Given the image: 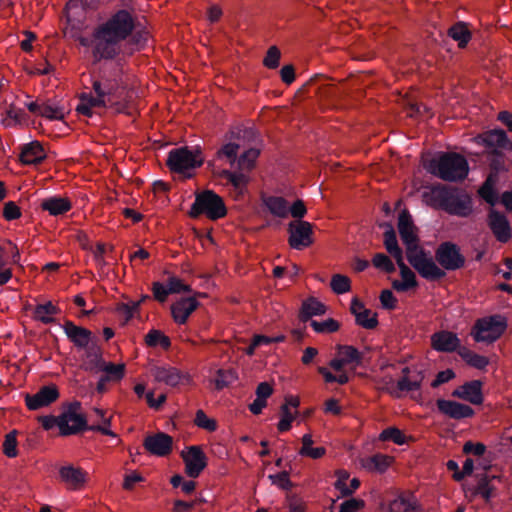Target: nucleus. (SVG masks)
I'll use <instances>...</instances> for the list:
<instances>
[{"label":"nucleus","instance_id":"47","mask_svg":"<svg viewBox=\"0 0 512 512\" xmlns=\"http://www.w3.org/2000/svg\"><path fill=\"white\" fill-rule=\"evenodd\" d=\"M310 325L317 333H333L338 331L340 328V323L333 318H328L321 322L311 320Z\"/></svg>","mask_w":512,"mask_h":512},{"label":"nucleus","instance_id":"42","mask_svg":"<svg viewBox=\"0 0 512 512\" xmlns=\"http://www.w3.org/2000/svg\"><path fill=\"white\" fill-rule=\"evenodd\" d=\"M100 372H104L103 376L109 381H120L125 374V365L104 361V364L100 368Z\"/></svg>","mask_w":512,"mask_h":512},{"label":"nucleus","instance_id":"19","mask_svg":"<svg viewBox=\"0 0 512 512\" xmlns=\"http://www.w3.org/2000/svg\"><path fill=\"white\" fill-rule=\"evenodd\" d=\"M436 405L440 413L455 420L470 418L475 413L469 405L452 400L438 399Z\"/></svg>","mask_w":512,"mask_h":512},{"label":"nucleus","instance_id":"64","mask_svg":"<svg viewBox=\"0 0 512 512\" xmlns=\"http://www.w3.org/2000/svg\"><path fill=\"white\" fill-rule=\"evenodd\" d=\"M21 216L20 208L16 205L15 202L9 201L5 203L4 209H3V217L8 220H15L18 219Z\"/></svg>","mask_w":512,"mask_h":512},{"label":"nucleus","instance_id":"53","mask_svg":"<svg viewBox=\"0 0 512 512\" xmlns=\"http://www.w3.org/2000/svg\"><path fill=\"white\" fill-rule=\"evenodd\" d=\"M379 439L382 441H392L398 445H402L406 441L404 433L396 427H389L384 429L381 432Z\"/></svg>","mask_w":512,"mask_h":512},{"label":"nucleus","instance_id":"13","mask_svg":"<svg viewBox=\"0 0 512 512\" xmlns=\"http://www.w3.org/2000/svg\"><path fill=\"white\" fill-rule=\"evenodd\" d=\"M181 457L185 463V472L191 478H197L207 466V457L200 446L188 447L187 452H181Z\"/></svg>","mask_w":512,"mask_h":512},{"label":"nucleus","instance_id":"51","mask_svg":"<svg viewBox=\"0 0 512 512\" xmlns=\"http://www.w3.org/2000/svg\"><path fill=\"white\" fill-rule=\"evenodd\" d=\"M237 379V373L232 370L219 369L217 371V377L215 379L216 389L221 390Z\"/></svg>","mask_w":512,"mask_h":512},{"label":"nucleus","instance_id":"10","mask_svg":"<svg viewBox=\"0 0 512 512\" xmlns=\"http://www.w3.org/2000/svg\"><path fill=\"white\" fill-rule=\"evenodd\" d=\"M435 260L444 271H456L465 266L466 259L457 244L445 241L435 250Z\"/></svg>","mask_w":512,"mask_h":512},{"label":"nucleus","instance_id":"26","mask_svg":"<svg viewBox=\"0 0 512 512\" xmlns=\"http://www.w3.org/2000/svg\"><path fill=\"white\" fill-rule=\"evenodd\" d=\"M84 358L81 368L90 373H99L101 366L104 364L103 351L98 342L84 349Z\"/></svg>","mask_w":512,"mask_h":512},{"label":"nucleus","instance_id":"25","mask_svg":"<svg viewBox=\"0 0 512 512\" xmlns=\"http://www.w3.org/2000/svg\"><path fill=\"white\" fill-rule=\"evenodd\" d=\"M499 172L489 170V173L478 189V195L490 206L494 207L499 202L497 185L499 183Z\"/></svg>","mask_w":512,"mask_h":512},{"label":"nucleus","instance_id":"21","mask_svg":"<svg viewBox=\"0 0 512 512\" xmlns=\"http://www.w3.org/2000/svg\"><path fill=\"white\" fill-rule=\"evenodd\" d=\"M350 311L354 315L358 326L369 330L375 329L378 326L377 313L366 308L358 298L352 299Z\"/></svg>","mask_w":512,"mask_h":512},{"label":"nucleus","instance_id":"16","mask_svg":"<svg viewBox=\"0 0 512 512\" xmlns=\"http://www.w3.org/2000/svg\"><path fill=\"white\" fill-rule=\"evenodd\" d=\"M398 231L401 240L406 247V254L419 247V239L415 232V225L410 213L407 210H403L399 214Z\"/></svg>","mask_w":512,"mask_h":512},{"label":"nucleus","instance_id":"6","mask_svg":"<svg viewBox=\"0 0 512 512\" xmlns=\"http://www.w3.org/2000/svg\"><path fill=\"white\" fill-rule=\"evenodd\" d=\"M508 327L507 318L501 314H493L478 318L471 328L470 335L475 342L493 344L505 333Z\"/></svg>","mask_w":512,"mask_h":512},{"label":"nucleus","instance_id":"1","mask_svg":"<svg viewBox=\"0 0 512 512\" xmlns=\"http://www.w3.org/2000/svg\"><path fill=\"white\" fill-rule=\"evenodd\" d=\"M136 27L135 18L126 9H120L106 21L98 24L91 37L79 36L77 41L91 49L92 63L113 60L123 54V41Z\"/></svg>","mask_w":512,"mask_h":512},{"label":"nucleus","instance_id":"14","mask_svg":"<svg viewBox=\"0 0 512 512\" xmlns=\"http://www.w3.org/2000/svg\"><path fill=\"white\" fill-rule=\"evenodd\" d=\"M144 449L151 455L168 456L173 449V437L165 432L147 435L143 441Z\"/></svg>","mask_w":512,"mask_h":512},{"label":"nucleus","instance_id":"37","mask_svg":"<svg viewBox=\"0 0 512 512\" xmlns=\"http://www.w3.org/2000/svg\"><path fill=\"white\" fill-rule=\"evenodd\" d=\"M59 312L60 309L49 301L44 304L36 305L34 309V317L44 324L55 323L56 320L52 317V315L58 314Z\"/></svg>","mask_w":512,"mask_h":512},{"label":"nucleus","instance_id":"8","mask_svg":"<svg viewBox=\"0 0 512 512\" xmlns=\"http://www.w3.org/2000/svg\"><path fill=\"white\" fill-rule=\"evenodd\" d=\"M406 257L410 265L426 280L437 281L446 276V272L435 263L429 252L421 246L407 253Z\"/></svg>","mask_w":512,"mask_h":512},{"label":"nucleus","instance_id":"20","mask_svg":"<svg viewBox=\"0 0 512 512\" xmlns=\"http://www.w3.org/2000/svg\"><path fill=\"white\" fill-rule=\"evenodd\" d=\"M452 396L467 401L473 405L483 403L482 382L480 380H471L457 387L452 392Z\"/></svg>","mask_w":512,"mask_h":512},{"label":"nucleus","instance_id":"5","mask_svg":"<svg viewBox=\"0 0 512 512\" xmlns=\"http://www.w3.org/2000/svg\"><path fill=\"white\" fill-rule=\"evenodd\" d=\"M204 163V157L200 148L188 146L173 148L168 152L166 165L173 173L192 177V170L199 168Z\"/></svg>","mask_w":512,"mask_h":512},{"label":"nucleus","instance_id":"31","mask_svg":"<svg viewBox=\"0 0 512 512\" xmlns=\"http://www.w3.org/2000/svg\"><path fill=\"white\" fill-rule=\"evenodd\" d=\"M263 205L275 217L287 218L289 215V203L281 196H265L262 198Z\"/></svg>","mask_w":512,"mask_h":512},{"label":"nucleus","instance_id":"44","mask_svg":"<svg viewBox=\"0 0 512 512\" xmlns=\"http://www.w3.org/2000/svg\"><path fill=\"white\" fill-rule=\"evenodd\" d=\"M260 155L259 149L250 148L245 151L237 160V167L239 170H246V172L252 171L255 166V161Z\"/></svg>","mask_w":512,"mask_h":512},{"label":"nucleus","instance_id":"52","mask_svg":"<svg viewBox=\"0 0 512 512\" xmlns=\"http://www.w3.org/2000/svg\"><path fill=\"white\" fill-rule=\"evenodd\" d=\"M240 146L239 144L229 142L224 144L217 152L219 159L226 158L231 165L237 161V154Z\"/></svg>","mask_w":512,"mask_h":512},{"label":"nucleus","instance_id":"62","mask_svg":"<svg viewBox=\"0 0 512 512\" xmlns=\"http://www.w3.org/2000/svg\"><path fill=\"white\" fill-rule=\"evenodd\" d=\"M364 505L363 500L351 498L340 504L339 512H358Z\"/></svg>","mask_w":512,"mask_h":512},{"label":"nucleus","instance_id":"45","mask_svg":"<svg viewBox=\"0 0 512 512\" xmlns=\"http://www.w3.org/2000/svg\"><path fill=\"white\" fill-rule=\"evenodd\" d=\"M496 478L497 477L494 475H482L478 481L474 494H480L486 502H489L490 499L492 498L493 491L495 489L493 486L490 485V483L493 479Z\"/></svg>","mask_w":512,"mask_h":512},{"label":"nucleus","instance_id":"12","mask_svg":"<svg viewBox=\"0 0 512 512\" xmlns=\"http://www.w3.org/2000/svg\"><path fill=\"white\" fill-rule=\"evenodd\" d=\"M487 224L497 241L507 243L512 238L511 225L507 217L492 206L488 211Z\"/></svg>","mask_w":512,"mask_h":512},{"label":"nucleus","instance_id":"49","mask_svg":"<svg viewBox=\"0 0 512 512\" xmlns=\"http://www.w3.org/2000/svg\"><path fill=\"white\" fill-rule=\"evenodd\" d=\"M331 289L336 294H344L351 289V281L347 276L335 274L332 276Z\"/></svg>","mask_w":512,"mask_h":512},{"label":"nucleus","instance_id":"61","mask_svg":"<svg viewBox=\"0 0 512 512\" xmlns=\"http://www.w3.org/2000/svg\"><path fill=\"white\" fill-rule=\"evenodd\" d=\"M152 293L154 299L160 303H164L170 295V292H168V286L166 287L164 284L158 281L153 282Z\"/></svg>","mask_w":512,"mask_h":512},{"label":"nucleus","instance_id":"18","mask_svg":"<svg viewBox=\"0 0 512 512\" xmlns=\"http://www.w3.org/2000/svg\"><path fill=\"white\" fill-rule=\"evenodd\" d=\"M476 141L488 148L489 151L493 149L512 150V142L503 129L484 132L476 137Z\"/></svg>","mask_w":512,"mask_h":512},{"label":"nucleus","instance_id":"57","mask_svg":"<svg viewBox=\"0 0 512 512\" xmlns=\"http://www.w3.org/2000/svg\"><path fill=\"white\" fill-rule=\"evenodd\" d=\"M268 478L273 485H277L279 488L283 490L289 491L293 487V484L289 479L288 471L284 470L277 474H270Z\"/></svg>","mask_w":512,"mask_h":512},{"label":"nucleus","instance_id":"27","mask_svg":"<svg viewBox=\"0 0 512 512\" xmlns=\"http://www.w3.org/2000/svg\"><path fill=\"white\" fill-rule=\"evenodd\" d=\"M151 374L157 382L165 383L168 386L175 387L180 381L186 378L177 368L172 366H152Z\"/></svg>","mask_w":512,"mask_h":512},{"label":"nucleus","instance_id":"3","mask_svg":"<svg viewBox=\"0 0 512 512\" xmlns=\"http://www.w3.org/2000/svg\"><path fill=\"white\" fill-rule=\"evenodd\" d=\"M428 171L444 181L457 182L467 177L469 165L464 156L455 152H443L430 160Z\"/></svg>","mask_w":512,"mask_h":512},{"label":"nucleus","instance_id":"54","mask_svg":"<svg viewBox=\"0 0 512 512\" xmlns=\"http://www.w3.org/2000/svg\"><path fill=\"white\" fill-rule=\"evenodd\" d=\"M375 268L385 271L386 273H394L396 268L391 259L384 253H376L372 259Z\"/></svg>","mask_w":512,"mask_h":512},{"label":"nucleus","instance_id":"17","mask_svg":"<svg viewBox=\"0 0 512 512\" xmlns=\"http://www.w3.org/2000/svg\"><path fill=\"white\" fill-rule=\"evenodd\" d=\"M59 398V391L56 385H46L39 389V391L33 395L27 394L25 397V403L28 409L38 410L42 407H46Z\"/></svg>","mask_w":512,"mask_h":512},{"label":"nucleus","instance_id":"35","mask_svg":"<svg viewBox=\"0 0 512 512\" xmlns=\"http://www.w3.org/2000/svg\"><path fill=\"white\" fill-rule=\"evenodd\" d=\"M95 93V96H93L91 93L83 92L79 95V100L82 101L84 104H86L91 109L93 108H106L108 99L106 96L103 95V92L100 89V85H95V89H92Z\"/></svg>","mask_w":512,"mask_h":512},{"label":"nucleus","instance_id":"58","mask_svg":"<svg viewBox=\"0 0 512 512\" xmlns=\"http://www.w3.org/2000/svg\"><path fill=\"white\" fill-rule=\"evenodd\" d=\"M294 420V415L288 408V405L281 406V419L277 425L279 432H286L290 430L291 424Z\"/></svg>","mask_w":512,"mask_h":512},{"label":"nucleus","instance_id":"63","mask_svg":"<svg viewBox=\"0 0 512 512\" xmlns=\"http://www.w3.org/2000/svg\"><path fill=\"white\" fill-rule=\"evenodd\" d=\"M380 302L384 309L393 310L396 308L397 299L392 291L385 289L380 294Z\"/></svg>","mask_w":512,"mask_h":512},{"label":"nucleus","instance_id":"28","mask_svg":"<svg viewBox=\"0 0 512 512\" xmlns=\"http://www.w3.org/2000/svg\"><path fill=\"white\" fill-rule=\"evenodd\" d=\"M61 479L73 490L80 489L86 482L87 473L73 465L62 466L59 470Z\"/></svg>","mask_w":512,"mask_h":512},{"label":"nucleus","instance_id":"50","mask_svg":"<svg viewBox=\"0 0 512 512\" xmlns=\"http://www.w3.org/2000/svg\"><path fill=\"white\" fill-rule=\"evenodd\" d=\"M17 431L12 430L6 434L3 442V453L9 458H15L18 455L17 450Z\"/></svg>","mask_w":512,"mask_h":512},{"label":"nucleus","instance_id":"46","mask_svg":"<svg viewBox=\"0 0 512 512\" xmlns=\"http://www.w3.org/2000/svg\"><path fill=\"white\" fill-rule=\"evenodd\" d=\"M488 161H489V170L499 172V173L507 172L509 170L505 163L504 154L497 149L488 151Z\"/></svg>","mask_w":512,"mask_h":512},{"label":"nucleus","instance_id":"56","mask_svg":"<svg viewBox=\"0 0 512 512\" xmlns=\"http://www.w3.org/2000/svg\"><path fill=\"white\" fill-rule=\"evenodd\" d=\"M195 424L209 432H214L217 429V422L214 419L208 418L203 410H198L195 415Z\"/></svg>","mask_w":512,"mask_h":512},{"label":"nucleus","instance_id":"32","mask_svg":"<svg viewBox=\"0 0 512 512\" xmlns=\"http://www.w3.org/2000/svg\"><path fill=\"white\" fill-rule=\"evenodd\" d=\"M40 206L43 210L48 211L52 216L63 215L72 207L69 199L59 196L44 199Z\"/></svg>","mask_w":512,"mask_h":512},{"label":"nucleus","instance_id":"7","mask_svg":"<svg viewBox=\"0 0 512 512\" xmlns=\"http://www.w3.org/2000/svg\"><path fill=\"white\" fill-rule=\"evenodd\" d=\"M226 214L227 209L222 197L212 190L196 193L195 201L189 212L192 218L206 215L211 220L223 218Z\"/></svg>","mask_w":512,"mask_h":512},{"label":"nucleus","instance_id":"23","mask_svg":"<svg viewBox=\"0 0 512 512\" xmlns=\"http://www.w3.org/2000/svg\"><path fill=\"white\" fill-rule=\"evenodd\" d=\"M432 347L436 351L451 353L462 348L458 336L450 331H439L431 337Z\"/></svg>","mask_w":512,"mask_h":512},{"label":"nucleus","instance_id":"4","mask_svg":"<svg viewBox=\"0 0 512 512\" xmlns=\"http://www.w3.org/2000/svg\"><path fill=\"white\" fill-rule=\"evenodd\" d=\"M100 66L91 74L92 89L100 85L103 95L108 99L115 97L122 84L123 59L120 56L113 60H106L99 63Z\"/></svg>","mask_w":512,"mask_h":512},{"label":"nucleus","instance_id":"33","mask_svg":"<svg viewBox=\"0 0 512 512\" xmlns=\"http://www.w3.org/2000/svg\"><path fill=\"white\" fill-rule=\"evenodd\" d=\"M449 37L458 43L459 48H465L472 38L468 23L458 21L453 24L447 31Z\"/></svg>","mask_w":512,"mask_h":512},{"label":"nucleus","instance_id":"48","mask_svg":"<svg viewBox=\"0 0 512 512\" xmlns=\"http://www.w3.org/2000/svg\"><path fill=\"white\" fill-rule=\"evenodd\" d=\"M415 502H410L403 496H400L389 503L388 512H411L416 510Z\"/></svg>","mask_w":512,"mask_h":512},{"label":"nucleus","instance_id":"41","mask_svg":"<svg viewBox=\"0 0 512 512\" xmlns=\"http://www.w3.org/2000/svg\"><path fill=\"white\" fill-rule=\"evenodd\" d=\"M145 343L149 347L161 346L167 350L171 346V340L162 331L152 329L145 336Z\"/></svg>","mask_w":512,"mask_h":512},{"label":"nucleus","instance_id":"24","mask_svg":"<svg viewBox=\"0 0 512 512\" xmlns=\"http://www.w3.org/2000/svg\"><path fill=\"white\" fill-rule=\"evenodd\" d=\"M46 159L42 144L35 140L20 146L19 161L23 165H37Z\"/></svg>","mask_w":512,"mask_h":512},{"label":"nucleus","instance_id":"40","mask_svg":"<svg viewBox=\"0 0 512 512\" xmlns=\"http://www.w3.org/2000/svg\"><path fill=\"white\" fill-rule=\"evenodd\" d=\"M337 351L347 365H361L363 353L358 351L354 346L339 344L337 345Z\"/></svg>","mask_w":512,"mask_h":512},{"label":"nucleus","instance_id":"29","mask_svg":"<svg viewBox=\"0 0 512 512\" xmlns=\"http://www.w3.org/2000/svg\"><path fill=\"white\" fill-rule=\"evenodd\" d=\"M379 227L384 228V246L387 252L399 262L401 258H403V251L398 245L396 232L394 227L390 222H382L379 224Z\"/></svg>","mask_w":512,"mask_h":512},{"label":"nucleus","instance_id":"22","mask_svg":"<svg viewBox=\"0 0 512 512\" xmlns=\"http://www.w3.org/2000/svg\"><path fill=\"white\" fill-rule=\"evenodd\" d=\"M195 297H182L171 305V314L177 324H185L189 316L199 307Z\"/></svg>","mask_w":512,"mask_h":512},{"label":"nucleus","instance_id":"15","mask_svg":"<svg viewBox=\"0 0 512 512\" xmlns=\"http://www.w3.org/2000/svg\"><path fill=\"white\" fill-rule=\"evenodd\" d=\"M62 328L69 341L78 349L84 350L90 347L93 342H98V338L89 329L77 326L70 320H66Z\"/></svg>","mask_w":512,"mask_h":512},{"label":"nucleus","instance_id":"2","mask_svg":"<svg viewBox=\"0 0 512 512\" xmlns=\"http://www.w3.org/2000/svg\"><path fill=\"white\" fill-rule=\"evenodd\" d=\"M430 206L445 211L458 217H468L473 211L472 198L457 188H450L445 185L432 187L430 193H426Z\"/></svg>","mask_w":512,"mask_h":512},{"label":"nucleus","instance_id":"55","mask_svg":"<svg viewBox=\"0 0 512 512\" xmlns=\"http://www.w3.org/2000/svg\"><path fill=\"white\" fill-rule=\"evenodd\" d=\"M396 263L400 269V275L403 282L409 289L415 288L418 285L416 276L414 272L404 263V258H401L399 262Z\"/></svg>","mask_w":512,"mask_h":512},{"label":"nucleus","instance_id":"39","mask_svg":"<svg viewBox=\"0 0 512 512\" xmlns=\"http://www.w3.org/2000/svg\"><path fill=\"white\" fill-rule=\"evenodd\" d=\"M246 170H223L221 173L222 178L226 179L235 189H243L249 182V176Z\"/></svg>","mask_w":512,"mask_h":512},{"label":"nucleus","instance_id":"43","mask_svg":"<svg viewBox=\"0 0 512 512\" xmlns=\"http://www.w3.org/2000/svg\"><path fill=\"white\" fill-rule=\"evenodd\" d=\"M147 40H148V33L146 31H144V30L135 31V29H134L131 32V34L127 37V39L124 41L129 46L134 47L130 50L128 55H131L134 50H141L142 48H144V46L147 43ZM125 53H126L125 49L123 48L122 55H124Z\"/></svg>","mask_w":512,"mask_h":512},{"label":"nucleus","instance_id":"9","mask_svg":"<svg viewBox=\"0 0 512 512\" xmlns=\"http://www.w3.org/2000/svg\"><path fill=\"white\" fill-rule=\"evenodd\" d=\"M81 403L74 401L68 403L60 414L59 431L62 436L75 435L83 431H88L86 417L79 414Z\"/></svg>","mask_w":512,"mask_h":512},{"label":"nucleus","instance_id":"59","mask_svg":"<svg viewBox=\"0 0 512 512\" xmlns=\"http://www.w3.org/2000/svg\"><path fill=\"white\" fill-rule=\"evenodd\" d=\"M280 50L276 46H271L264 58V65L269 69H275L279 66Z\"/></svg>","mask_w":512,"mask_h":512},{"label":"nucleus","instance_id":"36","mask_svg":"<svg viewBox=\"0 0 512 512\" xmlns=\"http://www.w3.org/2000/svg\"><path fill=\"white\" fill-rule=\"evenodd\" d=\"M459 356L471 367L483 370L489 364V359L486 356L477 354L466 347L458 350Z\"/></svg>","mask_w":512,"mask_h":512},{"label":"nucleus","instance_id":"30","mask_svg":"<svg viewBox=\"0 0 512 512\" xmlns=\"http://www.w3.org/2000/svg\"><path fill=\"white\" fill-rule=\"evenodd\" d=\"M326 313V306L315 297H309L302 302L299 319L306 322L313 316H321Z\"/></svg>","mask_w":512,"mask_h":512},{"label":"nucleus","instance_id":"38","mask_svg":"<svg viewBox=\"0 0 512 512\" xmlns=\"http://www.w3.org/2000/svg\"><path fill=\"white\" fill-rule=\"evenodd\" d=\"M40 116L49 120H63L65 117V107L51 100L41 104Z\"/></svg>","mask_w":512,"mask_h":512},{"label":"nucleus","instance_id":"11","mask_svg":"<svg viewBox=\"0 0 512 512\" xmlns=\"http://www.w3.org/2000/svg\"><path fill=\"white\" fill-rule=\"evenodd\" d=\"M288 243L295 250H303L313 243V226L303 220H295L288 225Z\"/></svg>","mask_w":512,"mask_h":512},{"label":"nucleus","instance_id":"34","mask_svg":"<svg viewBox=\"0 0 512 512\" xmlns=\"http://www.w3.org/2000/svg\"><path fill=\"white\" fill-rule=\"evenodd\" d=\"M391 462V457L381 453H377L371 457L363 459L362 467L370 472L383 473L391 465Z\"/></svg>","mask_w":512,"mask_h":512},{"label":"nucleus","instance_id":"60","mask_svg":"<svg viewBox=\"0 0 512 512\" xmlns=\"http://www.w3.org/2000/svg\"><path fill=\"white\" fill-rule=\"evenodd\" d=\"M167 286L168 292H170V294L191 292V287L187 284H184L181 279L175 276L169 277Z\"/></svg>","mask_w":512,"mask_h":512}]
</instances>
